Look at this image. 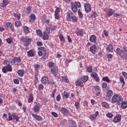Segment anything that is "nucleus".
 Wrapping results in <instances>:
<instances>
[{
	"mask_svg": "<svg viewBox=\"0 0 127 127\" xmlns=\"http://www.w3.org/2000/svg\"><path fill=\"white\" fill-rule=\"evenodd\" d=\"M127 47L126 46H124L123 47V50L120 48H118L116 49V53L118 55H120L121 58H123L125 60H127Z\"/></svg>",
	"mask_w": 127,
	"mask_h": 127,
	"instance_id": "obj_1",
	"label": "nucleus"
},
{
	"mask_svg": "<svg viewBox=\"0 0 127 127\" xmlns=\"http://www.w3.org/2000/svg\"><path fill=\"white\" fill-rule=\"evenodd\" d=\"M71 9L74 13L78 11V8H81L82 5L79 1H75V3L71 2L70 3Z\"/></svg>",
	"mask_w": 127,
	"mask_h": 127,
	"instance_id": "obj_2",
	"label": "nucleus"
},
{
	"mask_svg": "<svg viewBox=\"0 0 127 127\" xmlns=\"http://www.w3.org/2000/svg\"><path fill=\"white\" fill-rule=\"evenodd\" d=\"M112 103H117L118 105H122L123 103V97L119 94H115L112 98Z\"/></svg>",
	"mask_w": 127,
	"mask_h": 127,
	"instance_id": "obj_3",
	"label": "nucleus"
},
{
	"mask_svg": "<svg viewBox=\"0 0 127 127\" xmlns=\"http://www.w3.org/2000/svg\"><path fill=\"white\" fill-rule=\"evenodd\" d=\"M21 40L22 42H24V45L25 47H28V46H29V44L33 41L32 39L30 38H25L24 37H22L21 38Z\"/></svg>",
	"mask_w": 127,
	"mask_h": 127,
	"instance_id": "obj_4",
	"label": "nucleus"
},
{
	"mask_svg": "<svg viewBox=\"0 0 127 127\" xmlns=\"http://www.w3.org/2000/svg\"><path fill=\"white\" fill-rule=\"evenodd\" d=\"M8 121H12L13 118L14 120H15L16 122H18L19 121V117L18 116L15 115V113H12V115L10 114V113H8Z\"/></svg>",
	"mask_w": 127,
	"mask_h": 127,
	"instance_id": "obj_5",
	"label": "nucleus"
},
{
	"mask_svg": "<svg viewBox=\"0 0 127 127\" xmlns=\"http://www.w3.org/2000/svg\"><path fill=\"white\" fill-rule=\"evenodd\" d=\"M2 70L5 74L7 72H12V67H11V65L8 64L6 66L2 68Z\"/></svg>",
	"mask_w": 127,
	"mask_h": 127,
	"instance_id": "obj_6",
	"label": "nucleus"
},
{
	"mask_svg": "<svg viewBox=\"0 0 127 127\" xmlns=\"http://www.w3.org/2000/svg\"><path fill=\"white\" fill-rule=\"evenodd\" d=\"M113 94L114 92H113V91L111 90H108L106 93L105 100H106V101H108V102H110V101H111L112 97L113 96Z\"/></svg>",
	"mask_w": 127,
	"mask_h": 127,
	"instance_id": "obj_7",
	"label": "nucleus"
},
{
	"mask_svg": "<svg viewBox=\"0 0 127 127\" xmlns=\"http://www.w3.org/2000/svg\"><path fill=\"white\" fill-rule=\"evenodd\" d=\"M90 76L96 82H100V77H99L98 74L96 73V72H92L91 73Z\"/></svg>",
	"mask_w": 127,
	"mask_h": 127,
	"instance_id": "obj_8",
	"label": "nucleus"
},
{
	"mask_svg": "<svg viewBox=\"0 0 127 127\" xmlns=\"http://www.w3.org/2000/svg\"><path fill=\"white\" fill-rule=\"evenodd\" d=\"M122 120V116L121 115H116L113 120V123H115V124H117V123H120Z\"/></svg>",
	"mask_w": 127,
	"mask_h": 127,
	"instance_id": "obj_9",
	"label": "nucleus"
},
{
	"mask_svg": "<svg viewBox=\"0 0 127 127\" xmlns=\"http://www.w3.org/2000/svg\"><path fill=\"white\" fill-rule=\"evenodd\" d=\"M84 8L87 13H88V12H90L91 10V4L88 3H86L84 5Z\"/></svg>",
	"mask_w": 127,
	"mask_h": 127,
	"instance_id": "obj_10",
	"label": "nucleus"
},
{
	"mask_svg": "<svg viewBox=\"0 0 127 127\" xmlns=\"http://www.w3.org/2000/svg\"><path fill=\"white\" fill-rule=\"evenodd\" d=\"M98 116H99V112L96 111L94 114L90 116L89 119L91 121H96V119H97Z\"/></svg>",
	"mask_w": 127,
	"mask_h": 127,
	"instance_id": "obj_11",
	"label": "nucleus"
},
{
	"mask_svg": "<svg viewBox=\"0 0 127 127\" xmlns=\"http://www.w3.org/2000/svg\"><path fill=\"white\" fill-rule=\"evenodd\" d=\"M29 57H34L35 56V51L34 49H32L27 52Z\"/></svg>",
	"mask_w": 127,
	"mask_h": 127,
	"instance_id": "obj_12",
	"label": "nucleus"
},
{
	"mask_svg": "<svg viewBox=\"0 0 127 127\" xmlns=\"http://www.w3.org/2000/svg\"><path fill=\"white\" fill-rule=\"evenodd\" d=\"M33 110L35 113H38L40 111V104H36L33 107Z\"/></svg>",
	"mask_w": 127,
	"mask_h": 127,
	"instance_id": "obj_13",
	"label": "nucleus"
},
{
	"mask_svg": "<svg viewBox=\"0 0 127 127\" xmlns=\"http://www.w3.org/2000/svg\"><path fill=\"white\" fill-rule=\"evenodd\" d=\"M32 117H33V118H34V119H35V120H37V121H38L39 122H41V121H42V120H43L42 117H41V116H40L39 115L32 114Z\"/></svg>",
	"mask_w": 127,
	"mask_h": 127,
	"instance_id": "obj_14",
	"label": "nucleus"
},
{
	"mask_svg": "<svg viewBox=\"0 0 127 127\" xmlns=\"http://www.w3.org/2000/svg\"><path fill=\"white\" fill-rule=\"evenodd\" d=\"M89 40L90 42L95 43L97 41V37L95 35H92L89 38Z\"/></svg>",
	"mask_w": 127,
	"mask_h": 127,
	"instance_id": "obj_15",
	"label": "nucleus"
},
{
	"mask_svg": "<svg viewBox=\"0 0 127 127\" xmlns=\"http://www.w3.org/2000/svg\"><path fill=\"white\" fill-rule=\"evenodd\" d=\"M59 11L60 9L57 7L55 12V18H56V19H59Z\"/></svg>",
	"mask_w": 127,
	"mask_h": 127,
	"instance_id": "obj_16",
	"label": "nucleus"
},
{
	"mask_svg": "<svg viewBox=\"0 0 127 127\" xmlns=\"http://www.w3.org/2000/svg\"><path fill=\"white\" fill-rule=\"evenodd\" d=\"M51 72L53 75H57V73H58V67H53L51 69Z\"/></svg>",
	"mask_w": 127,
	"mask_h": 127,
	"instance_id": "obj_17",
	"label": "nucleus"
},
{
	"mask_svg": "<svg viewBox=\"0 0 127 127\" xmlns=\"http://www.w3.org/2000/svg\"><path fill=\"white\" fill-rule=\"evenodd\" d=\"M41 82L42 84H47L48 83V78L46 76H43L41 78Z\"/></svg>",
	"mask_w": 127,
	"mask_h": 127,
	"instance_id": "obj_18",
	"label": "nucleus"
},
{
	"mask_svg": "<svg viewBox=\"0 0 127 127\" xmlns=\"http://www.w3.org/2000/svg\"><path fill=\"white\" fill-rule=\"evenodd\" d=\"M67 19H71L72 18V17H73V16H74L75 15L74 14H73V12L71 11H69L67 12Z\"/></svg>",
	"mask_w": 127,
	"mask_h": 127,
	"instance_id": "obj_19",
	"label": "nucleus"
},
{
	"mask_svg": "<svg viewBox=\"0 0 127 127\" xmlns=\"http://www.w3.org/2000/svg\"><path fill=\"white\" fill-rule=\"evenodd\" d=\"M114 13H115V10H114L112 9H110L109 10H108L107 11V14L108 17H110V16H112V15H113V14H114Z\"/></svg>",
	"mask_w": 127,
	"mask_h": 127,
	"instance_id": "obj_20",
	"label": "nucleus"
},
{
	"mask_svg": "<svg viewBox=\"0 0 127 127\" xmlns=\"http://www.w3.org/2000/svg\"><path fill=\"white\" fill-rule=\"evenodd\" d=\"M25 73V70L23 69H20L18 71V75L20 77H23V75H24V73Z\"/></svg>",
	"mask_w": 127,
	"mask_h": 127,
	"instance_id": "obj_21",
	"label": "nucleus"
},
{
	"mask_svg": "<svg viewBox=\"0 0 127 127\" xmlns=\"http://www.w3.org/2000/svg\"><path fill=\"white\" fill-rule=\"evenodd\" d=\"M107 51H108V52H113V51H114V47L113 46V45L110 44L107 48L106 49Z\"/></svg>",
	"mask_w": 127,
	"mask_h": 127,
	"instance_id": "obj_22",
	"label": "nucleus"
},
{
	"mask_svg": "<svg viewBox=\"0 0 127 127\" xmlns=\"http://www.w3.org/2000/svg\"><path fill=\"white\" fill-rule=\"evenodd\" d=\"M96 45H93L90 48V52H92L93 54H95V53H96Z\"/></svg>",
	"mask_w": 127,
	"mask_h": 127,
	"instance_id": "obj_23",
	"label": "nucleus"
},
{
	"mask_svg": "<svg viewBox=\"0 0 127 127\" xmlns=\"http://www.w3.org/2000/svg\"><path fill=\"white\" fill-rule=\"evenodd\" d=\"M23 31L25 34H28L29 33V28L26 26L23 27Z\"/></svg>",
	"mask_w": 127,
	"mask_h": 127,
	"instance_id": "obj_24",
	"label": "nucleus"
},
{
	"mask_svg": "<svg viewBox=\"0 0 127 127\" xmlns=\"http://www.w3.org/2000/svg\"><path fill=\"white\" fill-rule=\"evenodd\" d=\"M6 26L8 28H10L12 31H13V25L11 23L8 22L6 23Z\"/></svg>",
	"mask_w": 127,
	"mask_h": 127,
	"instance_id": "obj_25",
	"label": "nucleus"
},
{
	"mask_svg": "<svg viewBox=\"0 0 127 127\" xmlns=\"http://www.w3.org/2000/svg\"><path fill=\"white\" fill-rule=\"evenodd\" d=\"M81 80H82V82L83 83H85V82H87L88 80H89V76L87 75H84L83 76H81Z\"/></svg>",
	"mask_w": 127,
	"mask_h": 127,
	"instance_id": "obj_26",
	"label": "nucleus"
},
{
	"mask_svg": "<svg viewBox=\"0 0 127 127\" xmlns=\"http://www.w3.org/2000/svg\"><path fill=\"white\" fill-rule=\"evenodd\" d=\"M29 21H30V22L35 21V15L34 14H32L31 15L29 19Z\"/></svg>",
	"mask_w": 127,
	"mask_h": 127,
	"instance_id": "obj_27",
	"label": "nucleus"
},
{
	"mask_svg": "<svg viewBox=\"0 0 127 127\" xmlns=\"http://www.w3.org/2000/svg\"><path fill=\"white\" fill-rule=\"evenodd\" d=\"M76 86H80L81 88L83 87V85H82V84H83V82H82V80L81 79H77L76 83H75Z\"/></svg>",
	"mask_w": 127,
	"mask_h": 127,
	"instance_id": "obj_28",
	"label": "nucleus"
},
{
	"mask_svg": "<svg viewBox=\"0 0 127 127\" xmlns=\"http://www.w3.org/2000/svg\"><path fill=\"white\" fill-rule=\"evenodd\" d=\"M61 110L63 115H67L68 114V110L66 108L62 107Z\"/></svg>",
	"mask_w": 127,
	"mask_h": 127,
	"instance_id": "obj_29",
	"label": "nucleus"
},
{
	"mask_svg": "<svg viewBox=\"0 0 127 127\" xmlns=\"http://www.w3.org/2000/svg\"><path fill=\"white\" fill-rule=\"evenodd\" d=\"M121 106L123 109H126L127 108V101H123V98H122V103H121Z\"/></svg>",
	"mask_w": 127,
	"mask_h": 127,
	"instance_id": "obj_30",
	"label": "nucleus"
},
{
	"mask_svg": "<svg viewBox=\"0 0 127 127\" xmlns=\"http://www.w3.org/2000/svg\"><path fill=\"white\" fill-rule=\"evenodd\" d=\"M48 34H49L44 32L43 37V39L44 40H48V39L49 38V36H48Z\"/></svg>",
	"mask_w": 127,
	"mask_h": 127,
	"instance_id": "obj_31",
	"label": "nucleus"
},
{
	"mask_svg": "<svg viewBox=\"0 0 127 127\" xmlns=\"http://www.w3.org/2000/svg\"><path fill=\"white\" fill-rule=\"evenodd\" d=\"M33 94L30 93L29 95V97H28V103H31V102H32L33 101Z\"/></svg>",
	"mask_w": 127,
	"mask_h": 127,
	"instance_id": "obj_32",
	"label": "nucleus"
},
{
	"mask_svg": "<svg viewBox=\"0 0 127 127\" xmlns=\"http://www.w3.org/2000/svg\"><path fill=\"white\" fill-rule=\"evenodd\" d=\"M61 80L64 81L65 83H69V79H68V77H67L66 76H62Z\"/></svg>",
	"mask_w": 127,
	"mask_h": 127,
	"instance_id": "obj_33",
	"label": "nucleus"
},
{
	"mask_svg": "<svg viewBox=\"0 0 127 127\" xmlns=\"http://www.w3.org/2000/svg\"><path fill=\"white\" fill-rule=\"evenodd\" d=\"M21 25V21H16L14 23V26L15 27H19Z\"/></svg>",
	"mask_w": 127,
	"mask_h": 127,
	"instance_id": "obj_34",
	"label": "nucleus"
},
{
	"mask_svg": "<svg viewBox=\"0 0 127 127\" xmlns=\"http://www.w3.org/2000/svg\"><path fill=\"white\" fill-rule=\"evenodd\" d=\"M8 4V2L6 0H3L2 4V7H5L6 5Z\"/></svg>",
	"mask_w": 127,
	"mask_h": 127,
	"instance_id": "obj_35",
	"label": "nucleus"
},
{
	"mask_svg": "<svg viewBox=\"0 0 127 127\" xmlns=\"http://www.w3.org/2000/svg\"><path fill=\"white\" fill-rule=\"evenodd\" d=\"M103 81H105V82H107V83H111V80H110V78L108 76L106 77H103L102 78Z\"/></svg>",
	"mask_w": 127,
	"mask_h": 127,
	"instance_id": "obj_36",
	"label": "nucleus"
},
{
	"mask_svg": "<svg viewBox=\"0 0 127 127\" xmlns=\"http://www.w3.org/2000/svg\"><path fill=\"white\" fill-rule=\"evenodd\" d=\"M48 65L50 68H53V67H54V65H55V64L52 62H49L48 63Z\"/></svg>",
	"mask_w": 127,
	"mask_h": 127,
	"instance_id": "obj_37",
	"label": "nucleus"
},
{
	"mask_svg": "<svg viewBox=\"0 0 127 127\" xmlns=\"http://www.w3.org/2000/svg\"><path fill=\"white\" fill-rule=\"evenodd\" d=\"M83 33L84 32L82 30H79L76 32V34L78 36H82Z\"/></svg>",
	"mask_w": 127,
	"mask_h": 127,
	"instance_id": "obj_38",
	"label": "nucleus"
},
{
	"mask_svg": "<svg viewBox=\"0 0 127 127\" xmlns=\"http://www.w3.org/2000/svg\"><path fill=\"white\" fill-rule=\"evenodd\" d=\"M50 29L51 30V31H55V29L57 28V26H52L51 25L49 26Z\"/></svg>",
	"mask_w": 127,
	"mask_h": 127,
	"instance_id": "obj_39",
	"label": "nucleus"
},
{
	"mask_svg": "<svg viewBox=\"0 0 127 127\" xmlns=\"http://www.w3.org/2000/svg\"><path fill=\"white\" fill-rule=\"evenodd\" d=\"M7 43H8V44H10L12 41H13V40L12 39V38L10 37V38H8L7 39H6Z\"/></svg>",
	"mask_w": 127,
	"mask_h": 127,
	"instance_id": "obj_40",
	"label": "nucleus"
},
{
	"mask_svg": "<svg viewBox=\"0 0 127 127\" xmlns=\"http://www.w3.org/2000/svg\"><path fill=\"white\" fill-rule=\"evenodd\" d=\"M74 106L76 110H79V109H80V102H77L75 103Z\"/></svg>",
	"mask_w": 127,
	"mask_h": 127,
	"instance_id": "obj_41",
	"label": "nucleus"
},
{
	"mask_svg": "<svg viewBox=\"0 0 127 127\" xmlns=\"http://www.w3.org/2000/svg\"><path fill=\"white\" fill-rule=\"evenodd\" d=\"M87 71L88 72V73H92L93 71V67L92 66H88L87 68Z\"/></svg>",
	"mask_w": 127,
	"mask_h": 127,
	"instance_id": "obj_42",
	"label": "nucleus"
},
{
	"mask_svg": "<svg viewBox=\"0 0 127 127\" xmlns=\"http://www.w3.org/2000/svg\"><path fill=\"white\" fill-rule=\"evenodd\" d=\"M102 105L104 108H108L109 107V104L106 102H103L102 103Z\"/></svg>",
	"mask_w": 127,
	"mask_h": 127,
	"instance_id": "obj_43",
	"label": "nucleus"
},
{
	"mask_svg": "<svg viewBox=\"0 0 127 127\" xmlns=\"http://www.w3.org/2000/svg\"><path fill=\"white\" fill-rule=\"evenodd\" d=\"M78 14L79 17H80V18H83V13L81 12V9H80L78 10Z\"/></svg>",
	"mask_w": 127,
	"mask_h": 127,
	"instance_id": "obj_44",
	"label": "nucleus"
},
{
	"mask_svg": "<svg viewBox=\"0 0 127 127\" xmlns=\"http://www.w3.org/2000/svg\"><path fill=\"white\" fill-rule=\"evenodd\" d=\"M13 15L15 17H16L17 19H20V13L16 14L15 13H13Z\"/></svg>",
	"mask_w": 127,
	"mask_h": 127,
	"instance_id": "obj_45",
	"label": "nucleus"
},
{
	"mask_svg": "<svg viewBox=\"0 0 127 127\" xmlns=\"http://www.w3.org/2000/svg\"><path fill=\"white\" fill-rule=\"evenodd\" d=\"M64 99H68V98H69V93L67 92H64Z\"/></svg>",
	"mask_w": 127,
	"mask_h": 127,
	"instance_id": "obj_46",
	"label": "nucleus"
},
{
	"mask_svg": "<svg viewBox=\"0 0 127 127\" xmlns=\"http://www.w3.org/2000/svg\"><path fill=\"white\" fill-rule=\"evenodd\" d=\"M26 10H27V14H30V13L31 12V6H29L27 8Z\"/></svg>",
	"mask_w": 127,
	"mask_h": 127,
	"instance_id": "obj_47",
	"label": "nucleus"
},
{
	"mask_svg": "<svg viewBox=\"0 0 127 127\" xmlns=\"http://www.w3.org/2000/svg\"><path fill=\"white\" fill-rule=\"evenodd\" d=\"M70 19H72V20L73 21V22H77L78 21V18H77V17L74 15Z\"/></svg>",
	"mask_w": 127,
	"mask_h": 127,
	"instance_id": "obj_48",
	"label": "nucleus"
},
{
	"mask_svg": "<svg viewBox=\"0 0 127 127\" xmlns=\"http://www.w3.org/2000/svg\"><path fill=\"white\" fill-rule=\"evenodd\" d=\"M36 33L39 36H42V32L40 30H37Z\"/></svg>",
	"mask_w": 127,
	"mask_h": 127,
	"instance_id": "obj_49",
	"label": "nucleus"
},
{
	"mask_svg": "<svg viewBox=\"0 0 127 127\" xmlns=\"http://www.w3.org/2000/svg\"><path fill=\"white\" fill-rule=\"evenodd\" d=\"M120 82H121V83H123L122 86H125V79H124V77H121L120 78Z\"/></svg>",
	"mask_w": 127,
	"mask_h": 127,
	"instance_id": "obj_50",
	"label": "nucleus"
},
{
	"mask_svg": "<svg viewBox=\"0 0 127 127\" xmlns=\"http://www.w3.org/2000/svg\"><path fill=\"white\" fill-rule=\"evenodd\" d=\"M15 59L16 62H17V63H20V62H21V58L19 57H15Z\"/></svg>",
	"mask_w": 127,
	"mask_h": 127,
	"instance_id": "obj_51",
	"label": "nucleus"
},
{
	"mask_svg": "<svg viewBox=\"0 0 127 127\" xmlns=\"http://www.w3.org/2000/svg\"><path fill=\"white\" fill-rule=\"evenodd\" d=\"M43 52L44 54V57H45V58H47L48 56V53L46 51V50H45Z\"/></svg>",
	"mask_w": 127,
	"mask_h": 127,
	"instance_id": "obj_52",
	"label": "nucleus"
},
{
	"mask_svg": "<svg viewBox=\"0 0 127 127\" xmlns=\"http://www.w3.org/2000/svg\"><path fill=\"white\" fill-rule=\"evenodd\" d=\"M96 16H97V13L96 12H93L92 14L90 16V17L92 18H96Z\"/></svg>",
	"mask_w": 127,
	"mask_h": 127,
	"instance_id": "obj_53",
	"label": "nucleus"
},
{
	"mask_svg": "<svg viewBox=\"0 0 127 127\" xmlns=\"http://www.w3.org/2000/svg\"><path fill=\"white\" fill-rule=\"evenodd\" d=\"M106 116L108 118L111 119V118H113L114 115L112 114V113H108L107 114Z\"/></svg>",
	"mask_w": 127,
	"mask_h": 127,
	"instance_id": "obj_54",
	"label": "nucleus"
},
{
	"mask_svg": "<svg viewBox=\"0 0 127 127\" xmlns=\"http://www.w3.org/2000/svg\"><path fill=\"white\" fill-rule=\"evenodd\" d=\"M59 38L61 41H65V39L64 38V37H63V35H60L59 36Z\"/></svg>",
	"mask_w": 127,
	"mask_h": 127,
	"instance_id": "obj_55",
	"label": "nucleus"
},
{
	"mask_svg": "<svg viewBox=\"0 0 127 127\" xmlns=\"http://www.w3.org/2000/svg\"><path fill=\"white\" fill-rule=\"evenodd\" d=\"M44 88V86L43 84H39V87H38V89L39 90H43V89Z\"/></svg>",
	"mask_w": 127,
	"mask_h": 127,
	"instance_id": "obj_56",
	"label": "nucleus"
},
{
	"mask_svg": "<svg viewBox=\"0 0 127 127\" xmlns=\"http://www.w3.org/2000/svg\"><path fill=\"white\" fill-rule=\"evenodd\" d=\"M107 87H108V84H107V83L103 82L102 83V88H103V89H106Z\"/></svg>",
	"mask_w": 127,
	"mask_h": 127,
	"instance_id": "obj_57",
	"label": "nucleus"
},
{
	"mask_svg": "<svg viewBox=\"0 0 127 127\" xmlns=\"http://www.w3.org/2000/svg\"><path fill=\"white\" fill-rule=\"evenodd\" d=\"M46 30L45 32H46V33H50V28L49 27H47L46 28Z\"/></svg>",
	"mask_w": 127,
	"mask_h": 127,
	"instance_id": "obj_58",
	"label": "nucleus"
},
{
	"mask_svg": "<svg viewBox=\"0 0 127 127\" xmlns=\"http://www.w3.org/2000/svg\"><path fill=\"white\" fill-rule=\"evenodd\" d=\"M39 50H40V51H42L43 52L44 51H45V48H44V47H40V48H38Z\"/></svg>",
	"mask_w": 127,
	"mask_h": 127,
	"instance_id": "obj_59",
	"label": "nucleus"
},
{
	"mask_svg": "<svg viewBox=\"0 0 127 127\" xmlns=\"http://www.w3.org/2000/svg\"><path fill=\"white\" fill-rule=\"evenodd\" d=\"M52 115L53 117H55V118H57L58 117V114L54 112H52Z\"/></svg>",
	"mask_w": 127,
	"mask_h": 127,
	"instance_id": "obj_60",
	"label": "nucleus"
},
{
	"mask_svg": "<svg viewBox=\"0 0 127 127\" xmlns=\"http://www.w3.org/2000/svg\"><path fill=\"white\" fill-rule=\"evenodd\" d=\"M13 82L14 83V84H19V80L17 79H15L13 80Z\"/></svg>",
	"mask_w": 127,
	"mask_h": 127,
	"instance_id": "obj_61",
	"label": "nucleus"
},
{
	"mask_svg": "<svg viewBox=\"0 0 127 127\" xmlns=\"http://www.w3.org/2000/svg\"><path fill=\"white\" fill-rule=\"evenodd\" d=\"M107 58L109 59H112V58H113V55H112V54H109L107 55Z\"/></svg>",
	"mask_w": 127,
	"mask_h": 127,
	"instance_id": "obj_62",
	"label": "nucleus"
},
{
	"mask_svg": "<svg viewBox=\"0 0 127 127\" xmlns=\"http://www.w3.org/2000/svg\"><path fill=\"white\" fill-rule=\"evenodd\" d=\"M60 100H61V96L60 95V94H59L57 96V101H60Z\"/></svg>",
	"mask_w": 127,
	"mask_h": 127,
	"instance_id": "obj_63",
	"label": "nucleus"
},
{
	"mask_svg": "<svg viewBox=\"0 0 127 127\" xmlns=\"http://www.w3.org/2000/svg\"><path fill=\"white\" fill-rule=\"evenodd\" d=\"M71 127H77L76 126V123L75 122H72L71 123Z\"/></svg>",
	"mask_w": 127,
	"mask_h": 127,
	"instance_id": "obj_64",
	"label": "nucleus"
}]
</instances>
